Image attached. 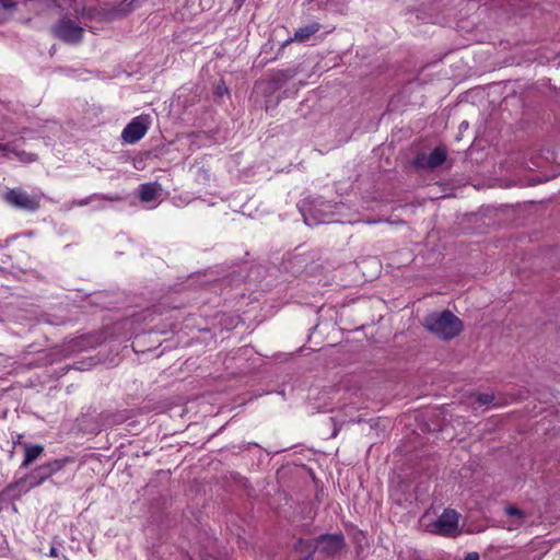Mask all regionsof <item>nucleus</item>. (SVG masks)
I'll return each instance as SVG.
<instances>
[{"label":"nucleus","instance_id":"obj_23","mask_svg":"<svg viewBox=\"0 0 560 560\" xmlns=\"http://www.w3.org/2000/svg\"><path fill=\"white\" fill-rule=\"evenodd\" d=\"M23 154L26 155V158L23 159L24 161L32 162V161L36 160V155L35 154H32V153H23Z\"/></svg>","mask_w":560,"mask_h":560},{"label":"nucleus","instance_id":"obj_28","mask_svg":"<svg viewBox=\"0 0 560 560\" xmlns=\"http://www.w3.org/2000/svg\"><path fill=\"white\" fill-rule=\"evenodd\" d=\"M0 358H4V355L0 352Z\"/></svg>","mask_w":560,"mask_h":560},{"label":"nucleus","instance_id":"obj_11","mask_svg":"<svg viewBox=\"0 0 560 560\" xmlns=\"http://www.w3.org/2000/svg\"><path fill=\"white\" fill-rule=\"evenodd\" d=\"M319 28H320V25L318 23H312L310 25L301 27L294 33V36L287 39L283 45L285 46L292 42H305L312 35L317 33L319 31Z\"/></svg>","mask_w":560,"mask_h":560},{"label":"nucleus","instance_id":"obj_24","mask_svg":"<svg viewBox=\"0 0 560 560\" xmlns=\"http://www.w3.org/2000/svg\"><path fill=\"white\" fill-rule=\"evenodd\" d=\"M49 556H50V557H58V550H57V548L51 547V548H50V550H49Z\"/></svg>","mask_w":560,"mask_h":560},{"label":"nucleus","instance_id":"obj_5","mask_svg":"<svg viewBox=\"0 0 560 560\" xmlns=\"http://www.w3.org/2000/svg\"><path fill=\"white\" fill-rule=\"evenodd\" d=\"M5 200L14 207L30 211H34L39 207L37 199L19 189L9 190L5 194Z\"/></svg>","mask_w":560,"mask_h":560},{"label":"nucleus","instance_id":"obj_27","mask_svg":"<svg viewBox=\"0 0 560 560\" xmlns=\"http://www.w3.org/2000/svg\"><path fill=\"white\" fill-rule=\"evenodd\" d=\"M338 434V429H335L331 436L335 438Z\"/></svg>","mask_w":560,"mask_h":560},{"label":"nucleus","instance_id":"obj_20","mask_svg":"<svg viewBox=\"0 0 560 560\" xmlns=\"http://www.w3.org/2000/svg\"><path fill=\"white\" fill-rule=\"evenodd\" d=\"M18 3L14 0H0V9L4 11H14Z\"/></svg>","mask_w":560,"mask_h":560},{"label":"nucleus","instance_id":"obj_10","mask_svg":"<svg viewBox=\"0 0 560 560\" xmlns=\"http://www.w3.org/2000/svg\"><path fill=\"white\" fill-rule=\"evenodd\" d=\"M101 343V339L95 336H81L72 339L69 345L70 351H82L90 347H95Z\"/></svg>","mask_w":560,"mask_h":560},{"label":"nucleus","instance_id":"obj_1","mask_svg":"<svg viewBox=\"0 0 560 560\" xmlns=\"http://www.w3.org/2000/svg\"><path fill=\"white\" fill-rule=\"evenodd\" d=\"M422 326L445 341L458 336L464 328L463 322L450 310L428 314L422 320Z\"/></svg>","mask_w":560,"mask_h":560},{"label":"nucleus","instance_id":"obj_2","mask_svg":"<svg viewBox=\"0 0 560 560\" xmlns=\"http://www.w3.org/2000/svg\"><path fill=\"white\" fill-rule=\"evenodd\" d=\"M51 33L67 44H78L83 38L84 28L72 19L62 16L51 26Z\"/></svg>","mask_w":560,"mask_h":560},{"label":"nucleus","instance_id":"obj_6","mask_svg":"<svg viewBox=\"0 0 560 560\" xmlns=\"http://www.w3.org/2000/svg\"><path fill=\"white\" fill-rule=\"evenodd\" d=\"M458 525V514L454 510H445L433 523L434 530L441 535L453 534Z\"/></svg>","mask_w":560,"mask_h":560},{"label":"nucleus","instance_id":"obj_18","mask_svg":"<svg viewBox=\"0 0 560 560\" xmlns=\"http://www.w3.org/2000/svg\"><path fill=\"white\" fill-rule=\"evenodd\" d=\"M230 93V90L228 85L225 84V81L221 79L214 86L213 94L215 97L220 98L224 95H228Z\"/></svg>","mask_w":560,"mask_h":560},{"label":"nucleus","instance_id":"obj_4","mask_svg":"<svg viewBox=\"0 0 560 560\" xmlns=\"http://www.w3.org/2000/svg\"><path fill=\"white\" fill-rule=\"evenodd\" d=\"M68 458L55 459L52 462L46 463L33 469L27 475V480L30 481L31 487H36L43 483L46 479H48L52 474L59 471L68 462Z\"/></svg>","mask_w":560,"mask_h":560},{"label":"nucleus","instance_id":"obj_14","mask_svg":"<svg viewBox=\"0 0 560 560\" xmlns=\"http://www.w3.org/2000/svg\"><path fill=\"white\" fill-rule=\"evenodd\" d=\"M446 161V150L442 147H436L433 151L428 155V168L434 170L441 166Z\"/></svg>","mask_w":560,"mask_h":560},{"label":"nucleus","instance_id":"obj_21","mask_svg":"<svg viewBox=\"0 0 560 560\" xmlns=\"http://www.w3.org/2000/svg\"><path fill=\"white\" fill-rule=\"evenodd\" d=\"M505 512L508 515L510 516H517L520 518H523L525 516V513L524 511H522L521 509L514 506V505H510L505 509Z\"/></svg>","mask_w":560,"mask_h":560},{"label":"nucleus","instance_id":"obj_12","mask_svg":"<svg viewBox=\"0 0 560 560\" xmlns=\"http://www.w3.org/2000/svg\"><path fill=\"white\" fill-rule=\"evenodd\" d=\"M159 183L142 184L139 188V197L142 202H151L156 199L159 191H161Z\"/></svg>","mask_w":560,"mask_h":560},{"label":"nucleus","instance_id":"obj_26","mask_svg":"<svg viewBox=\"0 0 560 560\" xmlns=\"http://www.w3.org/2000/svg\"><path fill=\"white\" fill-rule=\"evenodd\" d=\"M234 1L237 4V8H241L245 0H234Z\"/></svg>","mask_w":560,"mask_h":560},{"label":"nucleus","instance_id":"obj_3","mask_svg":"<svg viewBox=\"0 0 560 560\" xmlns=\"http://www.w3.org/2000/svg\"><path fill=\"white\" fill-rule=\"evenodd\" d=\"M315 551L318 550L325 557H334L340 553L347 546L342 533L323 534L314 539Z\"/></svg>","mask_w":560,"mask_h":560},{"label":"nucleus","instance_id":"obj_25","mask_svg":"<svg viewBox=\"0 0 560 560\" xmlns=\"http://www.w3.org/2000/svg\"><path fill=\"white\" fill-rule=\"evenodd\" d=\"M22 439H23V435L22 434H18L16 435V439L13 441V444L16 445V444H22Z\"/></svg>","mask_w":560,"mask_h":560},{"label":"nucleus","instance_id":"obj_13","mask_svg":"<svg viewBox=\"0 0 560 560\" xmlns=\"http://www.w3.org/2000/svg\"><path fill=\"white\" fill-rule=\"evenodd\" d=\"M23 446L25 451V456L21 467L26 468L42 455V453L44 452V447L39 444L28 443H24Z\"/></svg>","mask_w":560,"mask_h":560},{"label":"nucleus","instance_id":"obj_16","mask_svg":"<svg viewBox=\"0 0 560 560\" xmlns=\"http://www.w3.org/2000/svg\"><path fill=\"white\" fill-rule=\"evenodd\" d=\"M101 417L104 422H106L107 424H110V425L122 423L127 419V416L124 412H119V411H116V412L106 411V412H103L101 415Z\"/></svg>","mask_w":560,"mask_h":560},{"label":"nucleus","instance_id":"obj_15","mask_svg":"<svg viewBox=\"0 0 560 560\" xmlns=\"http://www.w3.org/2000/svg\"><path fill=\"white\" fill-rule=\"evenodd\" d=\"M293 549L298 552H305L307 553L305 557H310V559L313 558V555L315 552V542L313 540H305L303 538L298 539V541L294 544Z\"/></svg>","mask_w":560,"mask_h":560},{"label":"nucleus","instance_id":"obj_22","mask_svg":"<svg viewBox=\"0 0 560 560\" xmlns=\"http://www.w3.org/2000/svg\"><path fill=\"white\" fill-rule=\"evenodd\" d=\"M464 560H479V555L477 552L468 553Z\"/></svg>","mask_w":560,"mask_h":560},{"label":"nucleus","instance_id":"obj_7","mask_svg":"<svg viewBox=\"0 0 560 560\" xmlns=\"http://www.w3.org/2000/svg\"><path fill=\"white\" fill-rule=\"evenodd\" d=\"M147 132V125L143 122L142 117H136L122 130L121 138L127 143H135L139 141Z\"/></svg>","mask_w":560,"mask_h":560},{"label":"nucleus","instance_id":"obj_8","mask_svg":"<svg viewBox=\"0 0 560 560\" xmlns=\"http://www.w3.org/2000/svg\"><path fill=\"white\" fill-rule=\"evenodd\" d=\"M295 70L287 69V70H277L271 72L269 78L262 83L266 84V92L273 93L282 85H284L290 79L295 75Z\"/></svg>","mask_w":560,"mask_h":560},{"label":"nucleus","instance_id":"obj_17","mask_svg":"<svg viewBox=\"0 0 560 560\" xmlns=\"http://www.w3.org/2000/svg\"><path fill=\"white\" fill-rule=\"evenodd\" d=\"M470 397L475 398L476 401L480 405H490L494 401V395L493 394H487V393H472Z\"/></svg>","mask_w":560,"mask_h":560},{"label":"nucleus","instance_id":"obj_19","mask_svg":"<svg viewBox=\"0 0 560 560\" xmlns=\"http://www.w3.org/2000/svg\"><path fill=\"white\" fill-rule=\"evenodd\" d=\"M427 162H428V155L425 153H418L413 161V165L417 168H428Z\"/></svg>","mask_w":560,"mask_h":560},{"label":"nucleus","instance_id":"obj_9","mask_svg":"<svg viewBox=\"0 0 560 560\" xmlns=\"http://www.w3.org/2000/svg\"><path fill=\"white\" fill-rule=\"evenodd\" d=\"M137 2L138 0H122L117 5L107 9L105 15L109 20L125 18L135 10Z\"/></svg>","mask_w":560,"mask_h":560}]
</instances>
